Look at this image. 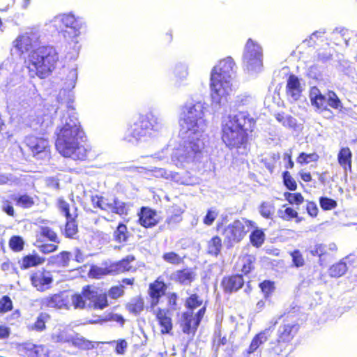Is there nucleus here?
<instances>
[{
  "label": "nucleus",
  "mask_w": 357,
  "mask_h": 357,
  "mask_svg": "<svg viewBox=\"0 0 357 357\" xmlns=\"http://www.w3.org/2000/svg\"><path fill=\"white\" fill-rule=\"evenodd\" d=\"M55 146L64 157L84 160L88 158L89 151L81 143L84 142V132L75 114L60 112V123L58 124Z\"/></svg>",
  "instance_id": "nucleus-1"
},
{
  "label": "nucleus",
  "mask_w": 357,
  "mask_h": 357,
  "mask_svg": "<svg viewBox=\"0 0 357 357\" xmlns=\"http://www.w3.org/2000/svg\"><path fill=\"white\" fill-rule=\"evenodd\" d=\"M255 121L246 112L229 114L222 121V139L229 149L245 147Z\"/></svg>",
  "instance_id": "nucleus-2"
},
{
  "label": "nucleus",
  "mask_w": 357,
  "mask_h": 357,
  "mask_svg": "<svg viewBox=\"0 0 357 357\" xmlns=\"http://www.w3.org/2000/svg\"><path fill=\"white\" fill-rule=\"evenodd\" d=\"M235 63L231 57H227L215 66L211 74V96L212 105L220 107L228 101V96L233 90V79L235 75Z\"/></svg>",
  "instance_id": "nucleus-3"
},
{
  "label": "nucleus",
  "mask_w": 357,
  "mask_h": 357,
  "mask_svg": "<svg viewBox=\"0 0 357 357\" xmlns=\"http://www.w3.org/2000/svg\"><path fill=\"white\" fill-rule=\"evenodd\" d=\"M181 139L178 146L172 153V161L177 167L199 162L204 149L202 135L179 132Z\"/></svg>",
  "instance_id": "nucleus-4"
},
{
  "label": "nucleus",
  "mask_w": 357,
  "mask_h": 357,
  "mask_svg": "<svg viewBox=\"0 0 357 357\" xmlns=\"http://www.w3.org/2000/svg\"><path fill=\"white\" fill-rule=\"evenodd\" d=\"M59 60L58 53L52 46L38 47L29 55L27 69L31 77L41 79L48 77Z\"/></svg>",
  "instance_id": "nucleus-5"
},
{
  "label": "nucleus",
  "mask_w": 357,
  "mask_h": 357,
  "mask_svg": "<svg viewBox=\"0 0 357 357\" xmlns=\"http://www.w3.org/2000/svg\"><path fill=\"white\" fill-rule=\"evenodd\" d=\"M162 118L149 112L146 115H141L128 128L124 139L133 144L144 142L148 137L158 132L164 126Z\"/></svg>",
  "instance_id": "nucleus-6"
},
{
  "label": "nucleus",
  "mask_w": 357,
  "mask_h": 357,
  "mask_svg": "<svg viewBox=\"0 0 357 357\" xmlns=\"http://www.w3.org/2000/svg\"><path fill=\"white\" fill-rule=\"evenodd\" d=\"M299 330L298 323L284 320L278 328L275 340L271 343V351L275 356L287 357L294 350V340Z\"/></svg>",
  "instance_id": "nucleus-7"
},
{
  "label": "nucleus",
  "mask_w": 357,
  "mask_h": 357,
  "mask_svg": "<svg viewBox=\"0 0 357 357\" xmlns=\"http://www.w3.org/2000/svg\"><path fill=\"white\" fill-rule=\"evenodd\" d=\"M204 107L201 102L185 105L183 109V117L180 121L181 133H194L202 135L206 128L204 119Z\"/></svg>",
  "instance_id": "nucleus-8"
},
{
  "label": "nucleus",
  "mask_w": 357,
  "mask_h": 357,
  "mask_svg": "<svg viewBox=\"0 0 357 357\" xmlns=\"http://www.w3.org/2000/svg\"><path fill=\"white\" fill-rule=\"evenodd\" d=\"M243 63L250 72L259 73L263 68L262 47L250 38L248 40L244 47Z\"/></svg>",
  "instance_id": "nucleus-9"
},
{
  "label": "nucleus",
  "mask_w": 357,
  "mask_h": 357,
  "mask_svg": "<svg viewBox=\"0 0 357 357\" xmlns=\"http://www.w3.org/2000/svg\"><path fill=\"white\" fill-rule=\"evenodd\" d=\"M206 312V306H202L197 312L185 310L182 312L178 321L182 332L194 336Z\"/></svg>",
  "instance_id": "nucleus-10"
},
{
  "label": "nucleus",
  "mask_w": 357,
  "mask_h": 357,
  "mask_svg": "<svg viewBox=\"0 0 357 357\" xmlns=\"http://www.w3.org/2000/svg\"><path fill=\"white\" fill-rule=\"evenodd\" d=\"M221 233L227 248H231L245 237L248 230L244 223L236 219L226 226Z\"/></svg>",
  "instance_id": "nucleus-11"
},
{
  "label": "nucleus",
  "mask_w": 357,
  "mask_h": 357,
  "mask_svg": "<svg viewBox=\"0 0 357 357\" xmlns=\"http://www.w3.org/2000/svg\"><path fill=\"white\" fill-rule=\"evenodd\" d=\"M25 145L31 151L33 157L38 160H47L50 158L49 141L41 137L29 135L24 139Z\"/></svg>",
  "instance_id": "nucleus-12"
},
{
  "label": "nucleus",
  "mask_w": 357,
  "mask_h": 357,
  "mask_svg": "<svg viewBox=\"0 0 357 357\" xmlns=\"http://www.w3.org/2000/svg\"><path fill=\"white\" fill-rule=\"evenodd\" d=\"M40 33L38 29H29L24 33L20 35L13 41V46L21 53L31 52L38 48L40 44Z\"/></svg>",
  "instance_id": "nucleus-13"
},
{
  "label": "nucleus",
  "mask_w": 357,
  "mask_h": 357,
  "mask_svg": "<svg viewBox=\"0 0 357 357\" xmlns=\"http://www.w3.org/2000/svg\"><path fill=\"white\" fill-rule=\"evenodd\" d=\"M29 279L31 285L40 292L50 289L54 281L51 271L45 268L33 271L30 275Z\"/></svg>",
  "instance_id": "nucleus-14"
},
{
  "label": "nucleus",
  "mask_w": 357,
  "mask_h": 357,
  "mask_svg": "<svg viewBox=\"0 0 357 357\" xmlns=\"http://www.w3.org/2000/svg\"><path fill=\"white\" fill-rule=\"evenodd\" d=\"M41 308L69 309L70 299L64 291L49 294L39 301Z\"/></svg>",
  "instance_id": "nucleus-15"
},
{
  "label": "nucleus",
  "mask_w": 357,
  "mask_h": 357,
  "mask_svg": "<svg viewBox=\"0 0 357 357\" xmlns=\"http://www.w3.org/2000/svg\"><path fill=\"white\" fill-rule=\"evenodd\" d=\"M60 20L66 28L61 31L63 38L68 41L77 43V38L80 34L82 23L73 15H63Z\"/></svg>",
  "instance_id": "nucleus-16"
},
{
  "label": "nucleus",
  "mask_w": 357,
  "mask_h": 357,
  "mask_svg": "<svg viewBox=\"0 0 357 357\" xmlns=\"http://www.w3.org/2000/svg\"><path fill=\"white\" fill-rule=\"evenodd\" d=\"M160 328L161 335H171L174 328L172 313L167 308L158 307L151 310Z\"/></svg>",
  "instance_id": "nucleus-17"
},
{
  "label": "nucleus",
  "mask_w": 357,
  "mask_h": 357,
  "mask_svg": "<svg viewBox=\"0 0 357 357\" xmlns=\"http://www.w3.org/2000/svg\"><path fill=\"white\" fill-rule=\"evenodd\" d=\"M97 293L96 288L92 284H87L82 287L80 293L72 295L71 301L75 309H85L87 306L86 301L91 303L95 298Z\"/></svg>",
  "instance_id": "nucleus-18"
},
{
  "label": "nucleus",
  "mask_w": 357,
  "mask_h": 357,
  "mask_svg": "<svg viewBox=\"0 0 357 357\" xmlns=\"http://www.w3.org/2000/svg\"><path fill=\"white\" fill-rule=\"evenodd\" d=\"M167 285L161 277L157 278L150 283L148 289V294L150 297L149 307L153 310L160 303L161 298L165 295Z\"/></svg>",
  "instance_id": "nucleus-19"
},
{
  "label": "nucleus",
  "mask_w": 357,
  "mask_h": 357,
  "mask_svg": "<svg viewBox=\"0 0 357 357\" xmlns=\"http://www.w3.org/2000/svg\"><path fill=\"white\" fill-rule=\"evenodd\" d=\"M137 215L138 225L145 229L153 228L157 226L160 221L157 211L149 206H142Z\"/></svg>",
  "instance_id": "nucleus-20"
},
{
  "label": "nucleus",
  "mask_w": 357,
  "mask_h": 357,
  "mask_svg": "<svg viewBox=\"0 0 357 357\" xmlns=\"http://www.w3.org/2000/svg\"><path fill=\"white\" fill-rule=\"evenodd\" d=\"M245 284L243 274L232 273L222 278L220 286L225 294H231L240 290Z\"/></svg>",
  "instance_id": "nucleus-21"
},
{
  "label": "nucleus",
  "mask_w": 357,
  "mask_h": 357,
  "mask_svg": "<svg viewBox=\"0 0 357 357\" xmlns=\"http://www.w3.org/2000/svg\"><path fill=\"white\" fill-rule=\"evenodd\" d=\"M135 261V255H128L119 261L110 262L113 275L135 272L137 270L136 266L133 264Z\"/></svg>",
  "instance_id": "nucleus-22"
},
{
  "label": "nucleus",
  "mask_w": 357,
  "mask_h": 357,
  "mask_svg": "<svg viewBox=\"0 0 357 357\" xmlns=\"http://www.w3.org/2000/svg\"><path fill=\"white\" fill-rule=\"evenodd\" d=\"M19 79V77L16 75H11L9 78V81H6V83L2 85V89L3 91L8 92V98L9 100L12 101H24L26 100V87L24 86H20L17 88L15 89L14 91H9L10 87L14 86L15 81Z\"/></svg>",
  "instance_id": "nucleus-23"
},
{
  "label": "nucleus",
  "mask_w": 357,
  "mask_h": 357,
  "mask_svg": "<svg viewBox=\"0 0 357 357\" xmlns=\"http://www.w3.org/2000/svg\"><path fill=\"white\" fill-rule=\"evenodd\" d=\"M128 171L132 173L130 176L132 177H142L143 178H150L151 177H154L155 178H169V175L167 174L166 170L162 168H154L153 169H148L146 168L139 167H130L128 169Z\"/></svg>",
  "instance_id": "nucleus-24"
},
{
  "label": "nucleus",
  "mask_w": 357,
  "mask_h": 357,
  "mask_svg": "<svg viewBox=\"0 0 357 357\" xmlns=\"http://www.w3.org/2000/svg\"><path fill=\"white\" fill-rule=\"evenodd\" d=\"M185 212V206L181 203L173 204L168 210V215L165 224L168 229H173L183 220V214Z\"/></svg>",
  "instance_id": "nucleus-25"
},
{
  "label": "nucleus",
  "mask_w": 357,
  "mask_h": 357,
  "mask_svg": "<svg viewBox=\"0 0 357 357\" xmlns=\"http://www.w3.org/2000/svg\"><path fill=\"white\" fill-rule=\"evenodd\" d=\"M303 91L300 79L295 75H290L287 81L286 94L288 100L293 102L298 100Z\"/></svg>",
  "instance_id": "nucleus-26"
},
{
  "label": "nucleus",
  "mask_w": 357,
  "mask_h": 357,
  "mask_svg": "<svg viewBox=\"0 0 357 357\" xmlns=\"http://www.w3.org/2000/svg\"><path fill=\"white\" fill-rule=\"evenodd\" d=\"M257 257L253 254L245 253L238 257L236 262L243 275H248L255 268Z\"/></svg>",
  "instance_id": "nucleus-27"
},
{
  "label": "nucleus",
  "mask_w": 357,
  "mask_h": 357,
  "mask_svg": "<svg viewBox=\"0 0 357 357\" xmlns=\"http://www.w3.org/2000/svg\"><path fill=\"white\" fill-rule=\"evenodd\" d=\"M310 99L311 104L319 112H327L326 96L321 94L317 86H313L310 91Z\"/></svg>",
  "instance_id": "nucleus-28"
},
{
  "label": "nucleus",
  "mask_w": 357,
  "mask_h": 357,
  "mask_svg": "<svg viewBox=\"0 0 357 357\" xmlns=\"http://www.w3.org/2000/svg\"><path fill=\"white\" fill-rule=\"evenodd\" d=\"M271 332L272 331L270 327L256 334L252 339L249 347L246 351V354L249 355L254 353L263 342H266L268 340Z\"/></svg>",
  "instance_id": "nucleus-29"
},
{
  "label": "nucleus",
  "mask_w": 357,
  "mask_h": 357,
  "mask_svg": "<svg viewBox=\"0 0 357 357\" xmlns=\"http://www.w3.org/2000/svg\"><path fill=\"white\" fill-rule=\"evenodd\" d=\"M103 264V267L91 265L88 272V276L92 279L100 280L107 275H113L110 262H105Z\"/></svg>",
  "instance_id": "nucleus-30"
},
{
  "label": "nucleus",
  "mask_w": 357,
  "mask_h": 357,
  "mask_svg": "<svg viewBox=\"0 0 357 357\" xmlns=\"http://www.w3.org/2000/svg\"><path fill=\"white\" fill-rule=\"evenodd\" d=\"M57 342H71L75 347L82 350H89L94 347L93 342L86 340L83 337L76 335L70 340H64L61 335H57Z\"/></svg>",
  "instance_id": "nucleus-31"
},
{
  "label": "nucleus",
  "mask_w": 357,
  "mask_h": 357,
  "mask_svg": "<svg viewBox=\"0 0 357 357\" xmlns=\"http://www.w3.org/2000/svg\"><path fill=\"white\" fill-rule=\"evenodd\" d=\"M45 259L40 257L38 254H29L23 256L21 259L18 261L20 268L21 270H26L31 267H35L42 264Z\"/></svg>",
  "instance_id": "nucleus-32"
},
{
  "label": "nucleus",
  "mask_w": 357,
  "mask_h": 357,
  "mask_svg": "<svg viewBox=\"0 0 357 357\" xmlns=\"http://www.w3.org/2000/svg\"><path fill=\"white\" fill-rule=\"evenodd\" d=\"M278 215L280 219L286 222L294 220L296 223H299L302 221V218L299 216L298 213L286 204L282 206V209L278 211Z\"/></svg>",
  "instance_id": "nucleus-33"
},
{
  "label": "nucleus",
  "mask_w": 357,
  "mask_h": 357,
  "mask_svg": "<svg viewBox=\"0 0 357 357\" xmlns=\"http://www.w3.org/2000/svg\"><path fill=\"white\" fill-rule=\"evenodd\" d=\"M195 273L189 268L178 269L175 272L174 280L180 284H190L195 280Z\"/></svg>",
  "instance_id": "nucleus-34"
},
{
  "label": "nucleus",
  "mask_w": 357,
  "mask_h": 357,
  "mask_svg": "<svg viewBox=\"0 0 357 357\" xmlns=\"http://www.w3.org/2000/svg\"><path fill=\"white\" fill-rule=\"evenodd\" d=\"M126 309L132 314L139 315L144 310V301L141 296L132 298L126 304Z\"/></svg>",
  "instance_id": "nucleus-35"
},
{
  "label": "nucleus",
  "mask_w": 357,
  "mask_h": 357,
  "mask_svg": "<svg viewBox=\"0 0 357 357\" xmlns=\"http://www.w3.org/2000/svg\"><path fill=\"white\" fill-rule=\"evenodd\" d=\"M50 319V314L46 312H40L36 321L28 326V329L31 331L42 332L46 329V323Z\"/></svg>",
  "instance_id": "nucleus-36"
},
{
  "label": "nucleus",
  "mask_w": 357,
  "mask_h": 357,
  "mask_svg": "<svg viewBox=\"0 0 357 357\" xmlns=\"http://www.w3.org/2000/svg\"><path fill=\"white\" fill-rule=\"evenodd\" d=\"M130 236V233L126 224L120 222L113 233L114 240L119 243H126Z\"/></svg>",
  "instance_id": "nucleus-37"
},
{
  "label": "nucleus",
  "mask_w": 357,
  "mask_h": 357,
  "mask_svg": "<svg viewBox=\"0 0 357 357\" xmlns=\"http://www.w3.org/2000/svg\"><path fill=\"white\" fill-rule=\"evenodd\" d=\"M222 248V241L221 238L218 236H213L207 243V253L213 256H218L221 253Z\"/></svg>",
  "instance_id": "nucleus-38"
},
{
  "label": "nucleus",
  "mask_w": 357,
  "mask_h": 357,
  "mask_svg": "<svg viewBox=\"0 0 357 357\" xmlns=\"http://www.w3.org/2000/svg\"><path fill=\"white\" fill-rule=\"evenodd\" d=\"M184 305L186 310H191L192 312L197 308L199 309L202 306H206V305H204L203 299L196 293L190 294L185 298Z\"/></svg>",
  "instance_id": "nucleus-39"
},
{
  "label": "nucleus",
  "mask_w": 357,
  "mask_h": 357,
  "mask_svg": "<svg viewBox=\"0 0 357 357\" xmlns=\"http://www.w3.org/2000/svg\"><path fill=\"white\" fill-rule=\"evenodd\" d=\"M11 199L15 202L16 206L22 208H30L35 204L34 198L26 194L13 195Z\"/></svg>",
  "instance_id": "nucleus-40"
},
{
  "label": "nucleus",
  "mask_w": 357,
  "mask_h": 357,
  "mask_svg": "<svg viewBox=\"0 0 357 357\" xmlns=\"http://www.w3.org/2000/svg\"><path fill=\"white\" fill-rule=\"evenodd\" d=\"M266 235L261 229L256 228L252 230L249 236V240L252 246L260 248L264 243Z\"/></svg>",
  "instance_id": "nucleus-41"
},
{
  "label": "nucleus",
  "mask_w": 357,
  "mask_h": 357,
  "mask_svg": "<svg viewBox=\"0 0 357 357\" xmlns=\"http://www.w3.org/2000/svg\"><path fill=\"white\" fill-rule=\"evenodd\" d=\"M275 211L274 203L262 202L259 206V213L265 219L271 220Z\"/></svg>",
  "instance_id": "nucleus-42"
},
{
  "label": "nucleus",
  "mask_w": 357,
  "mask_h": 357,
  "mask_svg": "<svg viewBox=\"0 0 357 357\" xmlns=\"http://www.w3.org/2000/svg\"><path fill=\"white\" fill-rule=\"evenodd\" d=\"M109 305L107 294L106 293L96 294L95 298L92 303L89 304L94 310H103Z\"/></svg>",
  "instance_id": "nucleus-43"
},
{
  "label": "nucleus",
  "mask_w": 357,
  "mask_h": 357,
  "mask_svg": "<svg viewBox=\"0 0 357 357\" xmlns=\"http://www.w3.org/2000/svg\"><path fill=\"white\" fill-rule=\"evenodd\" d=\"M91 202L93 207L96 209L108 211L112 208L111 203L108 202L106 198L98 195H92Z\"/></svg>",
  "instance_id": "nucleus-44"
},
{
  "label": "nucleus",
  "mask_w": 357,
  "mask_h": 357,
  "mask_svg": "<svg viewBox=\"0 0 357 357\" xmlns=\"http://www.w3.org/2000/svg\"><path fill=\"white\" fill-rule=\"evenodd\" d=\"M347 271L346 262L340 261L333 264L328 269L329 275L332 278H340L344 275Z\"/></svg>",
  "instance_id": "nucleus-45"
},
{
  "label": "nucleus",
  "mask_w": 357,
  "mask_h": 357,
  "mask_svg": "<svg viewBox=\"0 0 357 357\" xmlns=\"http://www.w3.org/2000/svg\"><path fill=\"white\" fill-rule=\"evenodd\" d=\"M77 79V69H75V68L71 69L67 75L66 82H65V89L63 91V93H65L66 91H70L71 89L75 88ZM61 95H62V91H61L58 96L59 101V99L61 98Z\"/></svg>",
  "instance_id": "nucleus-46"
},
{
  "label": "nucleus",
  "mask_w": 357,
  "mask_h": 357,
  "mask_svg": "<svg viewBox=\"0 0 357 357\" xmlns=\"http://www.w3.org/2000/svg\"><path fill=\"white\" fill-rule=\"evenodd\" d=\"M174 73L176 78V84L177 86H179L181 85V82L186 79L188 72V67L185 64L183 63H178L175 66Z\"/></svg>",
  "instance_id": "nucleus-47"
},
{
  "label": "nucleus",
  "mask_w": 357,
  "mask_h": 357,
  "mask_svg": "<svg viewBox=\"0 0 357 357\" xmlns=\"http://www.w3.org/2000/svg\"><path fill=\"white\" fill-rule=\"evenodd\" d=\"M8 245L12 251L15 252H20L24 250V241L21 236L14 235L10 238Z\"/></svg>",
  "instance_id": "nucleus-48"
},
{
  "label": "nucleus",
  "mask_w": 357,
  "mask_h": 357,
  "mask_svg": "<svg viewBox=\"0 0 357 357\" xmlns=\"http://www.w3.org/2000/svg\"><path fill=\"white\" fill-rule=\"evenodd\" d=\"M71 254L68 251H62L53 257L54 263L59 267H66L69 265Z\"/></svg>",
  "instance_id": "nucleus-49"
},
{
  "label": "nucleus",
  "mask_w": 357,
  "mask_h": 357,
  "mask_svg": "<svg viewBox=\"0 0 357 357\" xmlns=\"http://www.w3.org/2000/svg\"><path fill=\"white\" fill-rule=\"evenodd\" d=\"M275 116L277 121L285 127L293 128L297 124L296 119L290 115L285 114L284 113H278Z\"/></svg>",
  "instance_id": "nucleus-50"
},
{
  "label": "nucleus",
  "mask_w": 357,
  "mask_h": 357,
  "mask_svg": "<svg viewBox=\"0 0 357 357\" xmlns=\"http://www.w3.org/2000/svg\"><path fill=\"white\" fill-rule=\"evenodd\" d=\"M283 195L285 200L291 205L300 206L304 202V197L300 192L291 193L289 192H284Z\"/></svg>",
  "instance_id": "nucleus-51"
},
{
  "label": "nucleus",
  "mask_w": 357,
  "mask_h": 357,
  "mask_svg": "<svg viewBox=\"0 0 357 357\" xmlns=\"http://www.w3.org/2000/svg\"><path fill=\"white\" fill-rule=\"evenodd\" d=\"M259 287L266 298H269L275 289V282L269 280H265L260 282Z\"/></svg>",
  "instance_id": "nucleus-52"
},
{
  "label": "nucleus",
  "mask_w": 357,
  "mask_h": 357,
  "mask_svg": "<svg viewBox=\"0 0 357 357\" xmlns=\"http://www.w3.org/2000/svg\"><path fill=\"white\" fill-rule=\"evenodd\" d=\"M162 257L165 261L173 265H179L183 262V258L173 251L165 252Z\"/></svg>",
  "instance_id": "nucleus-53"
},
{
  "label": "nucleus",
  "mask_w": 357,
  "mask_h": 357,
  "mask_svg": "<svg viewBox=\"0 0 357 357\" xmlns=\"http://www.w3.org/2000/svg\"><path fill=\"white\" fill-rule=\"evenodd\" d=\"M78 232V225L76 219L66 220L65 225V236L68 238H73Z\"/></svg>",
  "instance_id": "nucleus-54"
},
{
  "label": "nucleus",
  "mask_w": 357,
  "mask_h": 357,
  "mask_svg": "<svg viewBox=\"0 0 357 357\" xmlns=\"http://www.w3.org/2000/svg\"><path fill=\"white\" fill-rule=\"evenodd\" d=\"M111 206L112 208L109 210L113 213L121 216L128 215V208L126 203L115 199L113 203H111Z\"/></svg>",
  "instance_id": "nucleus-55"
},
{
  "label": "nucleus",
  "mask_w": 357,
  "mask_h": 357,
  "mask_svg": "<svg viewBox=\"0 0 357 357\" xmlns=\"http://www.w3.org/2000/svg\"><path fill=\"white\" fill-rule=\"evenodd\" d=\"M40 235L41 237L47 238L53 243H59L56 233L49 227H41Z\"/></svg>",
  "instance_id": "nucleus-56"
},
{
  "label": "nucleus",
  "mask_w": 357,
  "mask_h": 357,
  "mask_svg": "<svg viewBox=\"0 0 357 357\" xmlns=\"http://www.w3.org/2000/svg\"><path fill=\"white\" fill-rule=\"evenodd\" d=\"M289 255L291 257L292 265L296 268L302 267L305 264V259L303 256L302 252L298 250H294L289 252Z\"/></svg>",
  "instance_id": "nucleus-57"
},
{
  "label": "nucleus",
  "mask_w": 357,
  "mask_h": 357,
  "mask_svg": "<svg viewBox=\"0 0 357 357\" xmlns=\"http://www.w3.org/2000/svg\"><path fill=\"white\" fill-rule=\"evenodd\" d=\"M351 153L348 148L342 149L338 154L339 163L346 168L347 165H351Z\"/></svg>",
  "instance_id": "nucleus-58"
},
{
  "label": "nucleus",
  "mask_w": 357,
  "mask_h": 357,
  "mask_svg": "<svg viewBox=\"0 0 357 357\" xmlns=\"http://www.w3.org/2000/svg\"><path fill=\"white\" fill-rule=\"evenodd\" d=\"M319 201L320 207L323 211L333 210L337 206V203L335 199L327 197H321Z\"/></svg>",
  "instance_id": "nucleus-59"
},
{
  "label": "nucleus",
  "mask_w": 357,
  "mask_h": 357,
  "mask_svg": "<svg viewBox=\"0 0 357 357\" xmlns=\"http://www.w3.org/2000/svg\"><path fill=\"white\" fill-rule=\"evenodd\" d=\"M319 156L316 153H305L302 152L297 158V162L300 164H308L311 162H316L318 160Z\"/></svg>",
  "instance_id": "nucleus-60"
},
{
  "label": "nucleus",
  "mask_w": 357,
  "mask_h": 357,
  "mask_svg": "<svg viewBox=\"0 0 357 357\" xmlns=\"http://www.w3.org/2000/svg\"><path fill=\"white\" fill-rule=\"evenodd\" d=\"M13 308V301L8 295L3 296L0 298V314H5Z\"/></svg>",
  "instance_id": "nucleus-61"
},
{
  "label": "nucleus",
  "mask_w": 357,
  "mask_h": 357,
  "mask_svg": "<svg viewBox=\"0 0 357 357\" xmlns=\"http://www.w3.org/2000/svg\"><path fill=\"white\" fill-rule=\"evenodd\" d=\"M109 344H115V353L116 354L123 355L125 354L128 347V343L124 339H119L118 340H113L108 342Z\"/></svg>",
  "instance_id": "nucleus-62"
},
{
  "label": "nucleus",
  "mask_w": 357,
  "mask_h": 357,
  "mask_svg": "<svg viewBox=\"0 0 357 357\" xmlns=\"http://www.w3.org/2000/svg\"><path fill=\"white\" fill-rule=\"evenodd\" d=\"M107 293L111 298L117 299L124 294V287L123 285L112 286L109 289Z\"/></svg>",
  "instance_id": "nucleus-63"
},
{
  "label": "nucleus",
  "mask_w": 357,
  "mask_h": 357,
  "mask_svg": "<svg viewBox=\"0 0 357 357\" xmlns=\"http://www.w3.org/2000/svg\"><path fill=\"white\" fill-rule=\"evenodd\" d=\"M327 107L331 106L333 108L337 109L341 106V102L337 95L333 91H329L326 97Z\"/></svg>",
  "instance_id": "nucleus-64"
}]
</instances>
